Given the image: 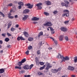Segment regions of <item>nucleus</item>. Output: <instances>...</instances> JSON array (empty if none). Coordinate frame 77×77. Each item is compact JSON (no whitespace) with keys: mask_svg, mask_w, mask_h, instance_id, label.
Returning a JSON list of instances; mask_svg holds the SVG:
<instances>
[{"mask_svg":"<svg viewBox=\"0 0 77 77\" xmlns=\"http://www.w3.org/2000/svg\"><path fill=\"white\" fill-rule=\"evenodd\" d=\"M50 39H52V40H53V41H54V39L53 38V37H50Z\"/></svg>","mask_w":77,"mask_h":77,"instance_id":"52","label":"nucleus"},{"mask_svg":"<svg viewBox=\"0 0 77 77\" xmlns=\"http://www.w3.org/2000/svg\"><path fill=\"white\" fill-rule=\"evenodd\" d=\"M23 65V63H22L21 61L18 62L17 63V65L18 66H21V65Z\"/></svg>","mask_w":77,"mask_h":77,"instance_id":"19","label":"nucleus"},{"mask_svg":"<svg viewBox=\"0 0 77 77\" xmlns=\"http://www.w3.org/2000/svg\"><path fill=\"white\" fill-rule=\"evenodd\" d=\"M24 72V70H22L19 71V74H23Z\"/></svg>","mask_w":77,"mask_h":77,"instance_id":"33","label":"nucleus"},{"mask_svg":"<svg viewBox=\"0 0 77 77\" xmlns=\"http://www.w3.org/2000/svg\"><path fill=\"white\" fill-rule=\"evenodd\" d=\"M63 56L62 55H60V54H58L57 56V58L58 59H59V58H60L61 59H62V58H63Z\"/></svg>","mask_w":77,"mask_h":77,"instance_id":"11","label":"nucleus"},{"mask_svg":"<svg viewBox=\"0 0 77 77\" xmlns=\"http://www.w3.org/2000/svg\"><path fill=\"white\" fill-rule=\"evenodd\" d=\"M12 6V4L10 3L7 5V6Z\"/></svg>","mask_w":77,"mask_h":77,"instance_id":"47","label":"nucleus"},{"mask_svg":"<svg viewBox=\"0 0 77 77\" xmlns=\"http://www.w3.org/2000/svg\"><path fill=\"white\" fill-rule=\"evenodd\" d=\"M68 69H69V70H71V71H73V70H74V67H72L71 66H69L68 68Z\"/></svg>","mask_w":77,"mask_h":77,"instance_id":"12","label":"nucleus"},{"mask_svg":"<svg viewBox=\"0 0 77 77\" xmlns=\"http://www.w3.org/2000/svg\"><path fill=\"white\" fill-rule=\"evenodd\" d=\"M37 74L38 75H41V72H38L37 73Z\"/></svg>","mask_w":77,"mask_h":77,"instance_id":"43","label":"nucleus"},{"mask_svg":"<svg viewBox=\"0 0 77 77\" xmlns=\"http://www.w3.org/2000/svg\"><path fill=\"white\" fill-rule=\"evenodd\" d=\"M33 66H34V65L33 64H32L31 65H30L29 67H30V68H29V69H32V67H33Z\"/></svg>","mask_w":77,"mask_h":77,"instance_id":"34","label":"nucleus"},{"mask_svg":"<svg viewBox=\"0 0 77 77\" xmlns=\"http://www.w3.org/2000/svg\"><path fill=\"white\" fill-rule=\"evenodd\" d=\"M65 39L66 41H68V37L67 36H66L65 37Z\"/></svg>","mask_w":77,"mask_h":77,"instance_id":"39","label":"nucleus"},{"mask_svg":"<svg viewBox=\"0 0 77 77\" xmlns=\"http://www.w3.org/2000/svg\"><path fill=\"white\" fill-rule=\"evenodd\" d=\"M12 25V24L11 23H9L8 24V26L7 27V29H9L10 27H11V25Z\"/></svg>","mask_w":77,"mask_h":77,"instance_id":"23","label":"nucleus"},{"mask_svg":"<svg viewBox=\"0 0 77 77\" xmlns=\"http://www.w3.org/2000/svg\"><path fill=\"white\" fill-rule=\"evenodd\" d=\"M0 14L2 16H3V17H5V15L4 14H3V13H2V12H1L0 11Z\"/></svg>","mask_w":77,"mask_h":77,"instance_id":"36","label":"nucleus"},{"mask_svg":"<svg viewBox=\"0 0 77 77\" xmlns=\"http://www.w3.org/2000/svg\"><path fill=\"white\" fill-rule=\"evenodd\" d=\"M64 2H64H63L61 3V5L63 6H65L66 7H68V5H69V2H68V1L65 0L64 1Z\"/></svg>","mask_w":77,"mask_h":77,"instance_id":"1","label":"nucleus"},{"mask_svg":"<svg viewBox=\"0 0 77 77\" xmlns=\"http://www.w3.org/2000/svg\"><path fill=\"white\" fill-rule=\"evenodd\" d=\"M20 39H21V38H20V37H18L17 38V40L18 41H20Z\"/></svg>","mask_w":77,"mask_h":77,"instance_id":"49","label":"nucleus"},{"mask_svg":"<svg viewBox=\"0 0 77 77\" xmlns=\"http://www.w3.org/2000/svg\"><path fill=\"white\" fill-rule=\"evenodd\" d=\"M44 14H45V15L46 16H48L49 15V13H48V12H44Z\"/></svg>","mask_w":77,"mask_h":77,"instance_id":"30","label":"nucleus"},{"mask_svg":"<svg viewBox=\"0 0 77 77\" xmlns=\"http://www.w3.org/2000/svg\"><path fill=\"white\" fill-rule=\"evenodd\" d=\"M45 65H44L43 66L41 67L40 68V70H42V69H44V68H45Z\"/></svg>","mask_w":77,"mask_h":77,"instance_id":"27","label":"nucleus"},{"mask_svg":"<svg viewBox=\"0 0 77 77\" xmlns=\"http://www.w3.org/2000/svg\"><path fill=\"white\" fill-rule=\"evenodd\" d=\"M39 20V18L36 17H34L32 19V21H38Z\"/></svg>","mask_w":77,"mask_h":77,"instance_id":"13","label":"nucleus"},{"mask_svg":"<svg viewBox=\"0 0 77 77\" xmlns=\"http://www.w3.org/2000/svg\"><path fill=\"white\" fill-rule=\"evenodd\" d=\"M63 35H60L59 37V39L60 41H62L63 40Z\"/></svg>","mask_w":77,"mask_h":77,"instance_id":"24","label":"nucleus"},{"mask_svg":"<svg viewBox=\"0 0 77 77\" xmlns=\"http://www.w3.org/2000/svg\"><path fill=\"white\" fill-rule=\"evenodd\" d=\"M64 13H69V11L68 10H65L63 11Z\"/></svg>","mask_w":77,"mask_h":77,"instance_id":"31","label":"nucleus"},{"mask_svg":"<svg viewBox=\"0 0 77 77\" xmlns=\"http://www.w3.org/2000/svg\"><path fill=\"white\" fill-rule=\"evenodd\" d=\"M50 39H52V40H53V41H54V39L53 38V37H50Z\"/></svg>","mask_w":77,"mask_h":77,"instance_id":"51","label":"nucleus"},{"mask_svg":"<svg viewBox=\"0 0 77 77\" xmlns=\"http://www.w3.org/2000/svg\"><path fill=\"white\" fill-rule=\"evenodd\" d=\"M19 26V25L18 24H17L15 26V27H17V28H18Z\"/></svg>","mask_w":77,"mask_h":77,"instance_id":"62","label":"nucleus"},{"mask_svg":"<svg viewBox=\"0 0 77 77\" xmlns=\"http://www.w3.org/2000/svg\"><path fill=\"white\" fill-rule=\"evenodd\" d=\"M54 41L56 45H57V42L56 40H54Z\"/></svg>","mask_w":77,"mask_h":77,"instance_id":"50","label":"nucleus"},{"mask_svg":"<svg viewBox=\"0 0 77 77\" xmlns=\"http://www.w3.org/2000/svg\"><path fill=\"white\" fill-rule=\"evenodd\" d=\"M33 38L32 37H29L28 38V40L29 41H33Z\"/></svg>","mask_w":77,"mask_h":77,"instance_id":"21","label":"nucleus"},{"mask_svg":"<svg viewBox=\"0 0 77 77\" xmlns=\"http://www.w3.org/2000/svg\"><path fill=\"white\" fill-rule=\"evenodd\" d=\"M23 35H24V36L27 38L29 36V34L27 33V32H23Z\"/></svg>","mask_w":77,"mask_h":77,"instance_id":"16","label":"nucleus"},{"mask_svg":"<svg viewBox=\"0 0 77 77\" xmlns=\"http://www.w3.org/2000/svg\"><path fill=\"white\" fill-rule=\"evenodd\" d=\"M3 44V41L2 40H0V44Z\"/></svg>","mask_w":77,"mask_h":77,"instance_id":"54","label":"nucleus"},{"mask_svg":"<svg viewBox=\"0 0 77 77\" xmlns=\"http://www.w3.org/2000/svg\"><path fill=\"white\" fill-rule=\"evenodd\" d=\"M24 77H30V75H24Z\"/></svg>","mask_w":77,"mask_h":77,"instance_id":"45","label":"nucleus"},{"mask_svg":"<svg viewBox=\"0 0 77 77\" xmlns=\"http://www.w3.org/2000/svg\"><path fill=\"white\" fill-rule=\"evenodd\" d=\"M30 10H29L28 9H25L23 11V14H28Z\"/></svg>","mask_w":77,"mask_h":77,"instance_id":"8","label":"nucleus"},{"mask_svg":"<svg viewBox=\"0 0 77 77\" xmlns=\"http://www.w3.org/2000/svg\"><path fill=\"white\" fill-rule=\"evenodd\" d=\"M61 68H59L58 69H53L51 70V71L53 73H56L58 72V71H59L61 70Z\"/></svg>","mask_w":77,"mask_h":77,"instance_id":"5","label":"nucleus"},{"mask_svg":"<svg viewBox=\"0 0 77 77\" xmlns=\"http://www.w3.org/2000/svg\"><path fill=\"white\" fill-rule=\"evenodd\" d=\"M57 11H55L53 12V13L54 14H57Z\"/></svg>","mask_w":77,"mask_h":77,"instance_id":"42","label":"nucleus"},{"mask_svg":"<svg viewBox=\"0 0 77 77\" xmlns=\"http://www.w3.org/2000/svg\"><path fill=\"white\" fill-rule=\"evenodd\" d=\"M42 35H43V32H42V31H41L39 33L38 35V38H39V37H40L41 36H42Z\"/></svg>","mask_w":77,"mask_h":77,"instance_id":"17","label":"nucleus"},{"mask_svg":"<svg viewBox=\"0 0 77 77\" xmlns=\"http://www.w3.org/2000/svg\"><path fill=\"white\" fill-rule=\"evenodd\" d=\"M43 26H53V23H51V22L50 21L47 22L46 23H44L43 24Z\"/></svg>","mask_w":77,"mask_h":77,"instance_id":"3","label":"nucleus"},{"mask_svg":"<svg viewBox=\"0 0 77 77\" xmlns=\"http://www.w3.org/2000/svg\"><path fill=\"white\" fill-rule=\"evenodd\" d=\"M24 17L23 18V21H25L26 20L27 18L29 15H24Z\"/></svg>","mask_w":77,"mask_h":77,"instance_id":"15","label":"nucleus"},{"mask_svg":"<svg viewBox=\"0 0 77 77\" xmlns=\"http://www.w3.org/2000/svg\"><path fill=\"white\" fill-rule=\"evenodd\" d=\"M45 3L47 6H50V5H51V2L49 1H45Z\"/></svg>","mask_w":77,"mask_h":77,"instance_id":"7","label":"nucleus"},{"mask_svg":"<svg viewBox=\"0 0 77 77\" xmlns=\"http://www.w3.org/2000/svg\"><path fill=\"white\" fill-rule=\"evenodd\" d=\"M29 51H27L25 52V54L26 55H29Z\"/></svg>","mask_w":77,"mask_h":77,"instance_id":"41","label":"nucleus"},{"mask_svg":"<svg viewBox=\"0 0 77 77\" xmlns=\"http://www.w3.org/2000/svg\"><path fill=\"white\" fill-rule=\"evenodd\" d=\"M23 68L25 69H29V66L27 65H26L24 66Z\"/></svg>","mask_w":77,"mask_h":77,"instance_id":"14","label":"nucleus"},{"mask_svg":"<svg viewBox=\"0 0 77 77\" xmlns=\"http://www.w3.org/2000/svg\"><path fill=\"white\" fill-rule=\"evenodd\" d=\"M42 3H38L35 5L36 6H37L38 8V10H41V9L42 8V6H42Z\"/></svg>","mask_w":77,"mask_h":77,"instance_id":"2","label":"nucleus"},{"mask_svg":"<svg viewBox=\"0 0 77 77\" xmlns=\"http://www.w3.org/2000/svg\"><path fill=\"white\" fill-rule=\"evenodd\" d=\"M7 47H8V48H11V45H8L7 46Z\"/></svg>","mask_w":77,"mask_h":77,"instance_id":"63","label":"nucleus"},{"mask_svg":"<svg viewBox=\"0 0 77 77\" xmlns=\"http://www.w3.org/2000/svg\"><path fill=\"white\" fill-rule=\"evenodd\" d=\"M7 35H8V36H11V34L9 33H7Z\"/></svg>","mask_w":77,"mask_h":77,"instance_id":"53","label":"nucleus"},{"mask_svg":"<svg viewBox=\"0 0 77 77\" xmlns=\"http://www.w3.org/2000/svg\"><path fill=\"white\" fill-rule=\"evenodd\" d=\"M3 53V51L2 50L0 51V53Z\"/></svg>","mask_w":77,"mask_h":77,"instance_id":"64","label":"nucleus"},{"mask_svg":"<svg viewBox=\"0 0 77 77\" xmlns=\"http://www.w3.org/2000/svg\"><path fill=\"white\" fill-rule=\"evenodd\" d=\"M69 23V20H67V21H65L64 22V23L65 24H68V23Z\"/></svg>","mask_w":77,"mask_h":77,"instance_id":"35","label":"nucleus"},{"mask_svg":"<svg viewBox=\"0 0 77 77\" xmlns=\"http://www.w3.org/2000/svg\"><path fill=\"white\" fill-rule=\"evenodd\" d=\"M39 64L41 65H44V64L45 63H44L42 62H39Z\"/></svg>","mask_w":77,"mask_h":77,"instance_id":"32","label":"nucleus"},{"mask_svg":"<svg viewBox=\"0 0 77 77\" xmlns=\"http://www.w3.org/2000/svg\"><path fill=\"white\" fill-rule=\"evenodd\" d=\"M38 45H39V46H40L41 47L42 45V42H41L39 43L38 44Z\"/></svg>","mask_w":77,"mask_h":77,"instance_id":"38","label":"nucleus"},{"mask_svg":"<svg viewBox=\"0 0 77 77\" xmlns=\"http://www.w3.org/2000/svg\"><path fill=\"white\" fill-rule=\"evenodd\" d=\"M26 61V58H24L20 62H21L22 63H24Z\"/></svg>","mask_w":77,"mask_h":77,"instance_id":"25","label":"nucleus"},{"mask_svg":"<svg viewBox=\"0 0 77 77\" xmlns=\"http://www.w3.org/2000/svg\"><path fill=\"white\" fill-rule=\"evenodd\" d=\"M2 36H3L4 37H5V34H4V33H3V34H2Z\"/></svg>","mask_w":77,"mask_h":77,"instance_id":"56","label":"nucleus"},{"mask_svg":"<svg viewBox=\"0 0 77 77\" xmlns=\"http://www.w3.org/2000/svg\"><path fill=\"white\" fill-rule=\"evenodd\" d=\"M18 4L19 5H20V6H23L24 4L22 2H18Z\"/></svg>","mask_w":77,"mask_h":77,"instance_id":"22","label":"nucleus"},{"mask_svg":"<svg viewBox=\"0 0 77 77\" xmlns=\"http://www.w3.org/2000/svg\"><path fill=\"white\" fill-rule=\"evenodd\" d=\"M5 72L4 69H0V74H2Z\"/></svg>","mask_w":77,"mask_h":77,"instance_id":"20","label":"nucleus"},{"mask_svg":"<svg viewBox=\"0 0 77 77\" xmlns=\"http://www.w3.org/2000/svg\"><path fill=\"white\" fill-rule=\"evenodd\" d=\"M49 28H50V30H51V31H52L53 30H54V29H53V28H52V27H49Z\"/></svg>","mask_w":77,"mask_h":77,"instance_id":"48","label":"nucleus"},{"mask_svg":"<svg viewBox=\"0 0 77 77\" xmlns=\"http://www.w3.org/2000/svg\"><path fill=\"white\" fill-rule=\"evenodd\" d=\"M60 29L62 32H66L67 30V29L63 26L61 27Z\"/></svg>","mask_w":77,"mask_h":77,"instance_id":"10","label":"nucleus"},{"mask_svg":"<svg viewBox=\"0 0 77 77\" xmlns=\"http://www.w3.org/2000/svg\"><path fill=\"white\" fill-rule=\"evenodd\" d=\"M22 67L19 66H15V69H22Z\"/></svg>","mask_w":77,"mask_h":77,"instance_id":"18","label":"nucleus"},{"mask_svg":"<svg viewBox=\"0 0 77 77\" xmlns=\"http://www.w3.org/2000/svg\"><path fill=\"white\" fill-rule=\"evenodd\" d=\"M11 32H14V31H15V29L14 28L12 27L11 29Z\"/></svg>","mask_w":77,"mask_h":77,"instance_id":"28","label":"nucleus"},{"mask_svg":"<svg viewBox=\"0 0 77 77\" xmlns=\"http://www.w3.org/2000/svg\"><path fill=\"white\" fill-rule=\"evenodd\" d=\"M8 17L10 19H12L14 18V16H8Z\"/></svg>","mask_w":77,"mask_h":77,"instance_id":"46","label":"nucleus"},{"mask_svg":"<svg viewBox=\"0 0 77 77\" xmlns=\"http://www.w3.org/2000/svg\"><path fill=\"white\" fill-rule=\"evenodd\" d=\"M45 65H46V66H47L45 68L46 70H48V69H49L52 67V66L50 65V63H46Z\"/></svg>","mask_w":77,"mask_h":77,"instance_id":"4","label":"nucleus"},{"mask_svg":"<svg viewBox=\"0 0 77 77\" xmlns=\"http://www.w3.org/2000/svg\"><path fill=\"white\" fill-rule=\"evenodd\" d=\"M37 54H41V52H40V51H37Z\"/></svg>","mask_w":77,"mask_h":77,"instance_id":"44","label":"nucleus"},{"mask_svg":"<svg viewBox=\"0 0 77 77\" xmlns=\"http://www.w3.org/2000/svg\"><path fill=\"white\" fill-rule=\"evenodd\" d=\"M51 31L52 34H54V30H53Z\"/></svg>","mask_w":77,"mask_h":77,"instance_id":"57","label":"nucleus"},{"mask_svg":"<svg viewBox=\"0 0 77 77\" xmlns=\"http://www.w3.org/2000/svg\"><path fill=\"white\" fill-rule=\"evenodd\" d=\"M41 75H42V76H44V75H45L44 74L41 73Z\"/></svg>","mask_w":77,"mask_h":77,"instance_id":"61","label":"nucleus"},{"mask_svg":"<svg viewBox=\"0 0 77 77\" xmlns=\"http://www.w3.org/2000/svg\"><path fill=\"white\" fill-rule=\"evenodd\" d=\"M48 49L49 50H52V48L49 47L48 48Z\"/></svg>","mask_w":77,"mask_h":77,"instance_id":"59","label":"nucleus"},{"mask_svg":"<svg viewBox=\"0 0 77 77\" xmlns=\"http://www.w3.org/2000/svg\"><path fill=\"white\" fill-rule=\"evenodd\" d=\"M20 39L22 41H24L25 40V38H24L22 36H20Z\"/></svg>","mask_w":77,"mask_h":77,"instance_id":"40","label":"nucleus"},{"mask_svg":"<svg viewBox=\"0 0 77 77\" xmlns=\"http://www.w3.org/2000/svg\"><path fill=\"white\" fill-rule=\"evenodd\" d=\"M18 7H19V9H20L21 8V6L19 5V6Z\"/></svg>","mask_w":77,"mask_h":77,"instance_id":"58","label":"nucleus"},{"mask_svg":"<svg viewBox=\"0 0 77 77\" xmlns=\"http://www.w3.org/2000/svg\"><path fill=\"white\" fill-rule=\"evenodd\" d=\"M9 40H10L9 38H5V41L6 42H8V41H9Z\"/></svg>","mask_w":77,"mask_h":77,"instance_id":"29","label":"nucleus"},{"mask_svg":"<svg viewBox=\"0 0 77 77\" xmlns=\"http://www.w3.org/2000/svg\"><path fill=\"white\" fill-rule=\"evenodd\" d=\"M74 62L75 63L77 62V57H75L74 58Z\"/></svg>","mask_w":77,"mask_h":77,"instance_id":"26","label":"nucleus"},{"mask_svg":"<svg viewBox=\"0 0 77 77\" xmlns=\"http://www.w3.org/2000/svg\"><path fill=\"white\" fill-rule=\"evenodd\" d=\"M69 58L68 57H63V59L62 60L61 62H65V60H69Z\"/></svg>","mask_w":77,"mask_h":77,"instance_id":"6","label":"nucleus"},{"mask_svg":"<svg viewBox=\"0 0 77 77\" xmlns=\"http://www.w3.org/2000/svg\"><path fill=\"white\" fill-rule=\"evenodd\" d=\"M32 46H29L28 47V49H29V50H31V49L32 48Z\"/></svg>","mask_w":77,"mask_h":77,"instance_id":"37","label":"nucleus"},{"mask_svg":"<svg viewBox=\"0 0 77 77\" xmlns=\"http://www.w3.org/2000/svg\"><path fill=\"white\" fill-rule=\"evenodd\" d=\"M69 15V14L68 13L66 14V17H68Z\"/></svg>","mask_w":77,"mask_h":77,"instance_id":"55","label":"nucleus"},{"mask_svg":"<svg viewBox=\"0 0 77 77\" xmlns=\"http://www.w3.org/2000/svg\"><path fill=\"white\" fill-rule=\"evenodd\" d=\"M25 6H28V8L29 9H32L33 7V5H30V4H25Z\"/></svg>","mask_w":77,"mask_h":77,"instance_id":"9","label":"nucleus"},{"mask_svg":"<svg viewBox=\"0 0 77 77\" xmlns=\"http://www.w3.org/2000/svg\"><path fill=\"white\" fill-rule=\"evenodd\" d=\"M62 17H64V16H65L66 15V14L65 13H64L62 14Z\"/></svg>","mask_w":77,"mask_h":77,"instance_id":"60","label":"nucleus"}]
</instances>
